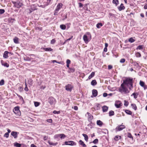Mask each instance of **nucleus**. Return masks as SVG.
<instances>
[{
  "label": "nucleus",
  "mask_w": 147,
  "mask_h": 147,
  "mask_svg": "<svg viewBox=\"0 0 147 147\" xmlns=\"http://www.w3.org/2000/svg\"><path fill=\"white\" fill-rule=\"evenodd\" d=\"M133 79L130 78H126L123 80V82L122 83L129 87V88L131 90L133 88Z\"/></svg>",
  "instance_id": "nucleus-1"
},
{
  "label": "nucleus",
  "mask_w": 147,
  "mask_h": 147,
  "mask_svg": "<svg viewBox=\"0 0 147 147\" xmlns=\"http://www.w3.org/2000/svg\"><path fill=\"white\" fill-rule=\"evenodd\" d=\"M125 86V84H121V87L119 89V92L121 93L124 92L125 93H127L129 92V91Z\"/></svg>",
  "instance_id": "nucleus-2"
},
{
  "label": "nucleus",
  "mask_w": 147,
  "mask_h": 147,
  "mask_svg": "<svg viewBox=\"0 0 147 147\" xmlns=\"http://www.w3.org/2000/svg\"><path fill=\"white\" fill-rule=\"evenodd\" d=\"M12 3L14 5V6L17 8H20L23 5L22 3L20 1H12Z\"/></svg>",
  "instance_id": "nucleus-3"
},
{
  "label": "nucleus",
  "mask_w": 147,
  "mask_h": 147,
  "mask_svg": "<svg viewBox=\"0 0 147 147\" xmlns=\"http://www.w3.org/2000/svg\"><path fill=\"white\" fill-rule=\"evenodd\" d=\"M13 111L17 116H20L21 115L19 107H15L13 109Z\"/></svg>",
  "instance_id": "nucleus-4"
},
{
  "label": "nucleus",
  "mask_w": 147,
  "mask_h": 147,
  "mask_svg": "<svg viewBox=\"0 0 147 147\" xmlns=\"http://www.w3.org/2000/svg\"><path fill=\"white\" fill-rule=\"evenodd\" d=\"M73 88V86L72 85L69 84H68L65 86V90L69 92H71Z\"/></svg>",
  "instance_id": "nucleus-5"
},
{
  "label": "nucleus",
  "mask_w": 147,
  "mask_h": 147,
  "mask_svg": "<svg viewBox=\"0 0 147 147\" xmlns=\"http://www.w3.org/2000/svg\"><path fill=\"white\" fill-rule=\"evenodd\" d=\"M125 127V126L123 125H121L117 126L115 128L116 131H119L122 130Z\"/></svg>",
  "instance_id": "nucleus-6"
},
{
  "label": "nucleus",
  "mask_w": 147,
  "mask_h": 147,
  "mask_svg": "<svg viewBox=\"0 0 147 147\" xmlns=\"http://www.w3.org/2000/svg\"><path fill=\"white\" fill-rule=\"evenodd\" d=\"M65 144L66 145H69L71 146H74L76 144V143L73 141H69V142H65Z\"/></svg>",
  "instance_id": "nucleus-7"
},
{
  "label": "nucleus",
  "mask_w": 147,
  "mask_h": 147,
  "mask_svg": "<svg viewBox=\"0 0 147 147\" xmlns=\"http://www.w3.org/2000/svg\"><path fill=\"white\" fill-rule=\"evenodd\" d=\"M55 101V99L52 97H50L49 98V102L51 105H53Z\"/></svg>",
  "instance_id": "nucleus-8"
},
{
  "label": "nucleus",
  "mask_w": 147,
  "mask_h": 147,
  "mask_svg": "<svg viewBox=\"0 0 147 147\" xmlns=\"http://www.w3.org/2000/svg\"><path fill=\"white\" fill-rule=\"evenodd\" d=\"M19 133L16 131H12L11 133V135L13 136L14 138H16L18 136V134Z\"/></svg>",
  "instance_id": "nucleus-9"
},
{
  "label": "nucleus",
  "mask_w": 147,
  "mask_h": 147,
  "mask_svg": "<svg viewBox=\"0 0 147 147\" xmlns=\"http://www.w3.org/2000/svg\"><path fill=\"white\" fill-rule=\"evenodd\" d=\"M83 40L86 43H87L89 42L87 36L86 35H84L83 37Z\"/></svg>",
  "instance_id": "nucleus-10"
},
{
  "label": "nucleus",
  "mask_w": 147,
  "mask_h": 147,
  "mask_svg": "<svg viewBox=\"0 0 147 147\" xmlns=\"http://www.w3.org/2000/svg\"><path fill=\"white\" fill-rule=\"evenodd\" d=\"M62 6L63 4L62 3H59L57 6V8L56 9L57 10V11H59L60 8L62 7Z\"/></svg>",
  "instance_id": "nucleus-11"
},
{
  "label": "nucleus",
  "mask_w": 147,
  "mask_h": 147,
  "mask_svg": "<svg viewBox=\"0 0 147 147\" xmlns=\"http://www.w3.org/2000/svg\"><path fill=\"white\" fill-rule=\"evenodd\" d=\"M92 94L94 97H96L97 96L98 92L96 90L94 89L92 90Z\"/></svg>",
  "instance_id": "nucleus-12"
},
{
  "label": "nucleus",
  "mask_w": 147,
  "mask_h": 147,
  "mask_svg": "<svg viewBox=\"0 0 147 147\" xmlns=\"http://www.w3.org/2000/svg\"><path fill=\"white\" fill-rule=\"evenodd\" d=\"M108 109V107L106 106H104L102 107V111L103 112H107Z\"/></svg>",
  "instance_id": "nucleus-13"
},
{
  "label": "nucleus",
  "mask_w": 147,
  "mask_h": 147,
  "mask_svg": "<svg viewBox=\"0 0 147 147\" xmlns=\"http://www.w3.org/2000/svg\"><path fill=\"white\" fill-rule=\"evenodd\" d=\"M125 8V7L124 6L123 3H121L120 5V6L118 7V9L120 11L124 9Z\"/></svg>",
  "instance_id": "nucleus-14"
},
{
  "label": "nucleus",
  "mask_w": 147,
  "mask_h": 147,
  "mask_svg": "<svg viewBox=\"0 0 147 147\" xmlns=\"http://www.w3.org/2000/svg\"><path fill=\"white\" fill-rule=\"evenodd\" d=\"M139 95V93L137 92H134L131 95V96H134V98L136 99L137 97Z\"/></svg>",
  "instance_id": "nucleus-15"
},
{
  "label": "nucleus",
  "mask_w": 147,
  "mask_h": 147,
  "mask_svg": "<svg viewBox=\"0 0 147 147\" xmlns=\"http://www.w3.org/2000/svg\"><path fill=\"white\" fill-rule=\"evenodd\" d=\"M13 41L16 44H18L19 43V38L17 37H15V38L13 39Z\"/></svg>",
  "instance_id": "nucleus-16"
},
{
  "label": "nucleus",
  "mask_w": 147,
  "mask_h": 147,
  "mask_svg": "<svg viewBox=\"0 0 147 147\" xmlns=\"http://www.w3.org/2000/svg\"><path fill=\"white\" fill-rule=\"evenodd\" d=\"M69 70H68V72L69 73H73L75 71V69L74 68H71L69 67H68Z\"/></svg>",
  "instance_id": "nucleus-17"
},
{
  "label": "nucleus",
  "mask_w": 147,
  "mask_h": 147,
  "mask_svg": "<svg viewBox=\"0 0 147 147\" xmlns=\"http://www.w3.org/2000/svg\"><path fill=\"white\" fill-rule=\"evenodd\" d=\"M14 146L16 147H20L22 146V144H19L17 142H16L14 143Z\"/></svg>",
  "instance_id": "nucleus-18"
},
{
  "label": "nucleus",
  "mask_w": 147,
  "mask_h": 147,
  "mask_svg": "<svg viewBox=\"0 0 147 147\" xmlns=\"http://www.w3.org/2000/svg\"><path fill=\"white\" fill-rule=\"evenodd\" d=\"M9 53V52L7 51H5L3 55V57L5 58H7L8 57V54Z\"/></svg>",
  "instance_id": "nucleus-19"
},
{
  "label": "nucleus",
  "mask_w": 147,
  "mask_h": 147,
  "mask_svg": "<svg viewBox=\"0 0 147 147\" xmlns=\"http://www.w3.org/2000/svg\"><path fill=\"white\" fill-rule=\"evenodd\" d=\"M96 123L97 125L100 126H102L103 124L102 122L100 120L97 121Z\"/></svg>",
  "instance_id": "nucleus-20"
},
{
  "label": "nucleus",
  "mask_w": 147,
  "mask_h": 147,
  "mask_svg": "<svg viewBox=\"0 0 147 147\" xmlns=\"http://www.w3.org/2000/svg\"><path fill=\"white\" fill-rule=\"evenodd\" d=\"M144 46L143 45H139L136 48V50H142Z\"/></svg>",
  "instance_id": "nucleus-21"
},
{
  "label": "nucleus",
  "mask_w": 147,
  "mask_h": 147,
  "mask_svg": "<svg viewBox=\"0 0 147 147\" xmlns=\"http://www.w3.org/2000/svg\"><path fill=\"white\" fill-rule=\"evenodd\" d=\"M95 73L94 72H92L88 77V79H90L94 76Z\"/></svg>",
  "instance_id": "nucleus-22"
},
{
  "label": "nucleus",
  "mask_w": 147,
  "mask_h": 147,
  "mask_svg": "<svg viewBox=\"0 0 147 147\" xmlns=\"http://www.w3.org/2000/svg\"><path fill=\"white\" fill-rule=\"evenodd\" d=\"M82 135L84 137L85 140L86 141H87L88 138V136L85 134H83Z\"/></svg>",
  "instance_id": "nucleus-23"
},
{
  "label": "nucleus",
  "mask_w": 147,
  "mask_h": 147,
  "mask_svg": "<svg viewBox=\"0 0 147 147\" xmlns=\"http://www.w3.org/2000/svg\"><path fill=\"white\" fill-rule=\"evenodd\" d=\"M43 49L46 51H53V49L51 48H45Z\"/></svg>",
  "instance_id": "nucleus-24"
},
{
  "label": "nucleus",
  "mask_w": 147,
  "mask_h": 147,
  "mask_svg": "<svg viewBox=\"0 0 147 147\" xmlns=\"http://www.w3.org/2000/svg\"><path fill=\"white\" fill-rule=\"evenodd\" d=\"M79 144L81 145L82 146H86V145L84 143V142L81 140H80L79 141Z\"/></svg>",
  "instance_id": "nucleus-25"
},
{
  "label": "nucleus",
  "mask_w": 147,
  "mask_h": 147,
  "mask_svg": "<svg viewBox=\"0 0 147 147\" xmlns=\"http://www.w3.org/2000/svg\"><path fill=\"white\" fill-rule=\"evenodd\" d=\"M113 3L115 4L116 6H117L119 4V1L118 0H113Z\"/></svg>",
  "instance_id": "nucleus-26"
},
{
  "label": "nucleus",
  "mask_w": 147,
  "mask_h": 147,
  "mask_svg": "<svg viewBox=\"0 0 147 147\" xmlns=\"http://www.w3.org/2000/svg\"><path fill=\"white\" fill-rule=\"evenodd\" d=\"M97 84V82L95 80H92L91 82V84L93 86H95Z\"/></svg>",
  "instance_id": "nucleus-27"
},
{
  "label": "nucleus",
  "mask_w": 147,
  "mask_h": 147,
  "mask_svg": "<svg viewBox=\"0 0 147 147\" xmlns=\"http://www.w3.org/2000/svg\"><path fill=\"white\" fill-rule=\"evenodd\" d=\"M125 112L127 114L129 115H131L132 114V112L131 111L128 110H125Z\"/></svg>",
  "instance_id": "nucleus-28"
},
{
  "label": "nucleus",
  "mask_w": 147,
  "mask_h": 147,
  "mask_svg": "<svg viewBox=\"0 0 147 147\" xmlns=\"http://www.w3.org/2000/svg\"><path fill=\"white\" fill-rule=\"evenodd\" d=\"M70 63H71V61L70 60H69V59H67V60L66 61V63H67L66 66H67V67H69V64H70Z\"/></svg>",
  "instance_id": "nucleus-29"
},
{
  "label": "nucleus",
  "mask_w": 147,
  "mask_h": 147,
  "mask_svg": "<svg viewBox=\"0 0 147 147\" xmlns=\"http://www.w3.org/2000/svg\"><path fill=\"white\" fill-rule=\"evenodd\" d=\"M131 106L133 109L134 110H136L137 109V107L135 104H131Z\"/></svg>",
  "instance_id": "nucleus-30"
},
{
  "label": "nucleus",
  "mask_w": 147,
  "mask_h": 147,
  "mask_svg": "<svg viewBox=\"0 0 147 147\" xmlns=\"http://www.w3.org/2000/svg\"><path fill=\"white\" fill-rule=\"evenodd\" d=\"M102 26V24L101 23H98L96 25V27L97 28H100Z\"/></svg>",
  "instance_id": "nucleus-31"
},
{
  "label": "nucleus",
  "mask_w": 147,
  "mask_h": 147,
  "mask_svg": "<svg viewBox=\"0 0 147 147\" xmlns=\"http://www.w3.org/2000/svg\"><path fill=\"white\" fill-rule=\"evenodd\" d=\"M114 112L113 111H111L109 112V116H111L114 115Z\"/></svg>",
  "instance_id": "nucleus-32"
},
{
  "label": "nucleus",
  "mask_w": 147,
  "mask_h": 147,
  "mask_svg": "<svg viewBox=\"0 0 147 147\" xmlns=\"http://www.w3.org/2000/svg\"><path fill=\"white\" fill-rule=\"evenodd\" d=\"M87 114H88V118L89 119H93V116L90 113L88 112L87 113Z\"/></svg>",
  "instance_id": "nucleus-33"
},
{
  "label": "nucleus",
  "mask_w": 147,
  "mask_h": 147,
  "mask_svg": "<svg viewBox=\"0 0 147 147\" xmlns=\"http://www.w3.org/2000/svg\"><path fill=\"white\" fill-rule=\"evenodd\" d=\"M121 138V137L120 136H116L115 137L114 139L115 140L117 141L119 139H120Z\"/></svg>",
  "instance_id": "nucleus-34"
},
{
  "label": "nucleus",
  "mask_w": 147,
  "mask_h": 147,
  "mask_svg": "<svg viewBox=\"0 0 147 147\" xmlns=\"http://www.w3.org/2000/svg\"><path fill=\"white\" fill-rule=\"evenodd\" d=\"M60 28L62 30H65L66 28V26L63 24L61 25H60Z\"/></svg>",
  "instance_id": "nucleus-35"
},
{
  "label": "nucleus",
  "mask_w": 147,
  "mask_h": 147,
  "mask_svg": "<svg viewBox=\"0 0 147 147\" xmlns=\"http://www.w3.org/2000/svg\"><path fill=\"white\" fill-rule=\"evenodd\" d=\"M48 143L50 145L53 146H55L57 144V142L54 143L51 142L50 141H49Z\"/></svg>",
  "instance_id": "nucleus-36"
},
{
  "label": "nucleus",
  "mask_w": 147,
  "mask_h": 147,
  "mask_svg": "<svg viewBox=\"0 0 147 147\" xmlns=\"http://www.w3.org/2000/svg\"><path fill=\"white\" fill-rule=\"evenodd\" d=\"M128 41L129 42H130L131 43H132L134 42L135 41V40L132 38H130L129 39Z\"/></svg>",
  "instance_id": "nucleus-37"
},
{
  "label": "nucleus",
  "mask_w": 147,
  "mask_h": 147,
  "mask_svg": "<svg viewBox=\"0 0 147 147\" xmlns=\"http://www.w3.org/2000/svg\"><path fill=\"white\" fill-rule=\"evenodd\" d=\"M140 85L142 86H144V85H145V83L144 82L142 81H140Z\"/></svg>",
  "instance_id": "nucleus-38"
},
{
  "label": "nucleus",
  "mask_w": 147,
  "mask_h": 147,
  "mask_svg": "<svg viewBox=\"0 0 147 147\" xmlns=\"http://www.w3.org/2000/svg\"><path fill=\"white\" fill-rule=\"evenodd\" d=\"M28 84L30 85L31 86L32 85V79H29L28 81Z\"/></svg>",
  "instance_id": "nucleus-39"
},
{
  "label": "nucleus",
  "mask_w": 147,
  "mask_h": 147,
  "mask_svg": "<svg viewBox=\"0 0 147 147\" xmlns=\"http://www.w3.org/2000/svg\"><path fill=\"white\" fill-rule=\"evenodd\" d=\"M60 137L61 138H64L65 137V136L63 134H60Z\"/></svg>",
  "instance_id": "nucleus-40"
},
{
  "label": "nucleus",
  "mask_w": 147,
  "mask_h": 147,
  "mask_svg": "<svg viewBox=\"0 0 147 147\" xmlns=\"http://www.w3.org/2000/svg\"><path fill=\"white\" fill-rule=\"evenodd\" d=\"M127 136L128 137H129L130 138H131L132 139H133V137L131 135L130 133H127Z\"/></svg>",
  "instance_id": "nucleus-41"
},
{
  "label": "nucleus",
  "mask_w": 147,
  "mask_h": 147,
  "mask_svg": "<svg viewBox=\"0 0 147 147\" xmlns=\"http://www.w3.org/2000/svg\"><path fill=\"white\" fill-rule=\"evenodd\" d=\"M53 113H54V114H59L60 113V111H57L55 110L53 112Z\"/></svg>",
  "instance_id": "nucleus-42"
},
{
  "label": "nucleus",
  "mask_w": 147,
  "mask_h": 147,
  "mask_svg": "<svg viewBox=\"0 0 147 147\" xmlns=\"http://www.w3.org/2000/svg\"><path fill=\"white\" fill-rule=\"evenodd\" d=\"M136 56L137 57H140L141 56V54L139 52H137L136 54Z\"/></svg>",
  "instance_id": "nucleus-43"
},
{
  "label": "nucleus",
  "mask_w": 147,
  "mask_h": 147,
  "mask_svg": "<svg viewBox=\"0 0 147 147\" xmlns=\"http://www.w3.org/2000/svg\"><path fill=\"white\" fill-rule=\"evenodd\" d=\"M4 80H2L0 81V85L2 86L4 84Z\"/></svg>",
  "instance_id": "nucleus-44"
},
{
  "label": "nucleus",
  "mask_w": 147,
  "mask_h": 147,
  "mask_svg": "<svg viewBox=\"0 0 147 147\" xmlns=\"http://www.w3.org/2000/svg\"><path fill=\"white\" fill-rule=\"evenodd\" d=\"M128 105V102L127 101L125 100L124 103V105L126 107H127Z\"/></svg>",
  "instance_id": "nucleus-45"
},
{
  "label": "nucleus",
  "mask_w": 147,
  "mask_h": 147,
  "mask_svg": "<svg viewBox=\"0 0 147 147\" xmlns=\"http://www.w3.org/2000/svg\"><path fill=\"white\" fill-rule=\"evenodd\" d=\"M2 65L5 67H9V65L7 63H4L3 64H2Z\"/></svg>",
  "instance_id": "nucleus-46"
},
{
  "label": "nucleus",
  "mask_w": 147,
  "mask_h": 147,
  "mask_svg": "<svg viewBox=\"0 0 147 147\" xmlns=\"http://www.w3.org/2000/svg\"><path fill=\"white\" fill-rule=\"evenodd\" d=\"M34 105L35 107H38L39 105V103L37 102H34Z\"/></svg>",
  "instance_id": "nucleus-47"
},
{
  "label": "nucleus",
  "mask_w": 147,
  "mask_h": 147,
  "mask_svg": "<svg viewBox=\"0 0 147 147\" xmlns=\"http://www.w3.org/2000/svg\"><path fill=\"white\" fill-rule=\"evenodd\" d=\"M5 11L4 9H0V14L3 13Z\"/></svg>",
  "instance_id": "nucleus-48"
},
{
  "label": "nucleus",
  "mask_w": 147,
  "mask_h": 147,
  "mask_svg": "<svg viewBox=\"0 0 147 147\" xmlns=\"http://www.w3.org/2000/svg\"><path fill=\"white\" fill-rule=\"evenodd\" d=\"M125 61V59L124 58L121 59L120 61V62L121 63H124Z\"/></svg>",
  "instance_id": "nucleus-49"
},
{
  "label": "nucleus",
  "mask_w": 147,
  "mask_h": 147,
  "mask_svg": "<svg viewBox=\"0 0 147 147\" xmlns=\"http://www.w3.org/2000/svg\"><path fill=\"white\" fill-rule=\"evenodd\" d=\"M9 136V134L7 132H6L5 134L4 135V136L5 137L7 138Z\"/></svg>",
  "instance_id": "nucleus-50"
},
{
  "label": "nucleus",
  "mask_w": 147,
  "mask_h": 147,
  "mask_svg": "<svg viewBox=\"0 0 147 147\" xmlns=\"http://www.w3.org/2000/svg\"><path fill=\"white\" fill-rule=\"evenodd\" d=\"M58 11V10L57 11V10L55 9L54 11V15L55 16L57 15Z\"/></svg>",
  "instance_id": "nucleus-51"
},
{
  "label": "nucleus",
  "mask_w": 147,
  "mask_h": 147,
  "mask_svg": "<svg viewBox=\"0 0 147 147\" xmlns=\"http://www.w3.org/2000/svg\"><path fill=\"white\" fill-rule=\"evenodd\" d=\"M98 142V140L97 139H95L93 142L94 143L96 144Z\"/></svg>",
  "instance_id": "nucleus-52"
},
{
  "label": "nucleus",
  "mask_w": 147,
  "mask_h": 147,
  "mask_svg": "<svg viewBox=\"0 0 147 147\" xmlns=\"http://www.w3.org/2000/svg\"><path fill=\"white\" fill-rule=\"evenodd\" d=\"M54 137L55 138H58L59 137H60V134L55 135Z\"/></svg>",
  "instance_id": "nucleus-53"
},
{
  "label": "nucleus",
  "mask_w": 147,
  "mask_h": 147,
  "mask_svg": "<svg viewBox=\"0 0 147 147\" xmlns=\"http://www.w3.org/2000/svg\"><path fill=\"white\" fill-rule=\"evenodd\" d=\"M115 105L117 108H119L121 106V104H119L118 105H117V104H115Z\"/></svg>",
  "instance_id": "nucleus-54"
},
{
  "label": "nucleus",
  "mask_w": 147,
  "mask_h": 147,
  "mask_svg": "<svg viewBox=\"0 0 147 147\" xmlns=\"http://www.w3.org/2000/svg\"><path fill=\"white\" fill-rule=\"evenodd\" d=\"M47 121V122L50 123H51L52 122V120L51 119H48Z\"/></svg>",
  "instance_id": "nucleus-55"
},
{
  "label": "nucleus",
  "mask_w": 147,
  "mask_h": 147,
  "mask_svg": "<svg viewBox=\"0 0 147 147\" xmlns=\"http://www.w3.org/2000/svg\"><path fill=\"white\" fill-rule=\"evenodd\" d=\"M55 40L54 39H53L51 41V44H53L55 43Z\"/></svg>",
  "instance_id": "nucleus-56"
},
{
  "label": "nucleus",
  "mask_w": 147,
  "mask_h": 147,
  "mask_svg": "<svg viewBox=\"0 0 147 147\" xmlns=\"http://www.w3.org/2000/svg\"><path fill=\"white\" fill-rule=\"evenodd\" d=\"M24 90L26 92H27L28 91V89L27 86H25V87L24 88Z\"/></svg>",
  "instance_id": "nucleus-57"
},
{
  "label": "nucleus",
  "mask_w": 147,
  "mask_h": 147,
  "mask_svg": "<svg viewBox=\"0 0 147 147\" xmlns=\"http://www.w3.org/2000/svg\"><path fill=\"white\" fill-rule=\"evenodd\" d=\"M112 66L111 65H109L108 66V69H111L112 68Z\"/></svg>",
  "instance_id": "nucleus-58"
},
{
  "label": "nucleus",
  "mask_w": 147,
  "mask_h": 147,
  "mask_svg": "<svg viewBox=\"0 0 147 147\" xmlns=\"http://www.w3.org/2000/svg\"><path fill=\"white\" fill-rule=\"evenodd\" d=\"M107 95H108V94H107V93H104L103 94V96L104 97H106L107 96Z\"/></svg>",
  "instance_id": "nucleus-59"
},
{
  "label": "nucleus",
  "mask_w": 147,
  "mask_h": 147,
  "mask_svg": "<svg viewBox=\"0 0 147 147\" xmlns=\"http://www.w3.org/2000/svg\"><path fill=\"white\" fill-rule=\"evenodd\" d=\"M79 6L80 8L81 7H82L83 5L81 3H79Z\"/></svg>",
  "instance_id": "nucleus-60"
},
{
  "label": "nucleus",
  "mask_w": 147,
  "mask_h": 147,
  "mask_svg": "<svg viewBox=\"0 0 147 147\" xmlns=\"http://www.w3.org/2000/svg\"><path fill=\"white\" fill-rule=\"evenodd\" d=\"M74 109L75 110H78V107L77 106H74Z\"/></svg>",
  "instance_id": "nucleus-61"
},
{
  "label": "nucleus",
  "mask_w": 147,
  "mask_h": 147,
  "mask_svg": "<svg viewBox=\"0 0 147 147\" xmlns=\"http://www.w3.org/2000/svg\"><path fill=\"white\" fill-rule=\"evenodd\" d=\"M52 61L53 63H54L55 62H56V63H60V62H57L56 61V60H53Z\"/></svg>",
  "instance_id": "nucleus-62"
},
{
  "label": "nucleus",
  "mask_w": 147,
  "mask_h": 147,
  "mask_svg": "<svg viewBox=\"0 0 147 147\" xmlns=\"http://www.w3.org/2000/svg\"><path fill=\"white\" fill-rule=\"evenodd\" d=\"M144 8L145 9H147V4L145 5L144 7Z\"/></svg>",
  "instance_id": "nucleus-63"
},
{
  "label": "nucleus",
  "mask_w": 147,
  "mask_h": 147,
  "mask_svg": "<svg viewBox=\"0 0 147 147\" xmlns=\"http://www.w3.org/2000/svg\"><path fill=\"white\" fill-rule=\"evenodd\" d=\"M144 89L147 88V86L145 85H144V86H143Z\"/></svg>",
  "instance_id": "nucleus-64"
}]
</instances>
